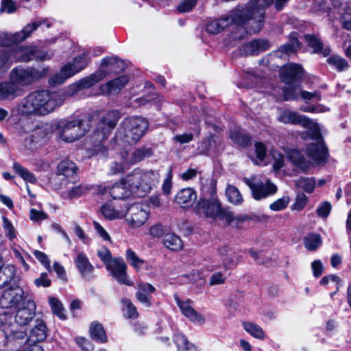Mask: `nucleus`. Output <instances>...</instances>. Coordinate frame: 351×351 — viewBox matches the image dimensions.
I'll use <instances>...</instances> for the list:
<instances>
[{
    "mask_svg": "<svg viewBox=\"0 0 351 351\" xmlns=\"http://www.w3.org/2000/svg\"><path fill=\"white\" fill-rule=\"evenodd\" d=\"M278 121L283 124L301 125L303 128L310 130L302 134L303 139L311 138L315 141L306 147V154L314 162H323L327 156V151L322 142L320 129L317 123L312 119L289 109H282L278 112Z\"/></svg>",
    "mask_w": 351,
    "mask_h": 351,
    "instance_id": "f257e3e1",
    "label": "nucleus"
},
{
    "mask_svg": "<svg viewBox=\"0 0 351 351\" xmlns=\"http://www.w3.org/2000/svg\"><path fill=\"white\" fill-rule=\"evenodd\" d=\"M230 23L239 27L245 26L250 34L258 33L264 26V10L254 5L236 10L230 16L208 22L206 25V31L208 34H219Z\"/></svg>",
    "mask_w": 351,
    "mask_h": 351,
    "instance_id": "f03ea898",
    "label": "nucleus"
},
{
    "mask_svg": "<svg viewBox=\"0 0 351 351\" xmlns=\"http://www.w3.org/2000/svg\"><path fill=\"white\" fill-rule=\"evenodd\" d=\"M64 101V95L58 92L47 90L30 92L17 104L16 112L22 117H44L54 112Z\"/></svg>",
    "mask_w": 351,
    "mask_h": 351,
    "instance_id": "7ed1b4c3",
    "label": "nucleus"
},
{
    "mask_svg": "<svg viewBox=\"0 0 351 351\" xmlns=\"http://www.w3.org/2000/svg\"><path fill=\"white\" fill-rule=\"evenodd\" d=\"M36 305L34 302L28 301L27 306L18 308L15 317L5 325V345L18 350L21 344L26 341L27 333L24 326L31 321L35 315Z\"/></svg>",
    "mask_w": 351,
    "mask_h": 351,
    "instance_id": "20e7f679",
    "label": "nucleus"
},
{
    "mask_svg": "<svg viewBox=\"0 0 351 351\" xmlns=\"http://www.w3.org/2000/svg\"><path fill=\"white\" fill-rule=\"evenodd\" d=\"M120 119V114L117 110H112L98 116V123L92 136L94 151L102 156L107 155V147L103 144L112 133Z\"/></svg>",
    "mask_w": 351,
    "mask_h": 351,
    "instance_id": "39448f33",
    "label": "nucleus"
},
{
    "mask_svg": "<svg viewBox=\"0 0 351 351\" xmlns=\"http://www.w3.org/2000/svg\"><path fill=\"white\" fill-rule=\"evenodd\" d=\"M195 209L199 214L214 219L220 213L222 208L217 195L216 182L214 179L202 180L200 197Z\"/></svg>",
    "mask_w": 351,
    "mask_h": 351,
    "instance_id": "423d86ee",
    "label": "nucleus"
},
{
    "mask_svg": "<svg viewBox=\"0 0 351 351\" xmlns=\"http://www.w3.org/2000/svg\"><path fill=\"white\" fill-rule=\"evenodd\" d=\"M148 128L149 121L143 117H125L119 124L117 138L125 143L134 145L142 138Z\"/></svg>",
    "mask_w": 351,
    "mask_h": 351,
    "instance_id": "0eeeda50",
    "label": "nucleus"
},
{
    "mask_svg": "<svg viewBox=\"0 0 351 351\" xmlns=\"http://www.w3.org/2000/svg\"><path fill=\"white\" fill-rule=\"evenodd\" d=\"M125 180L131 182V186L136 189L137 195L144 196L158 183L160 174L156 171L135 168L125 176Z\"/></svg>",
    "mask_w": 351,
    "mask_h": 351,
    "instance_id": "6e6552de",
    "label": "nucleus"
},
{
    "mask_svg": "<svg viewBox=\"0 0 351 351\" xmlns=\"http://www.w3.org/2000/svg\"><path fill=\"white\" fill-rule=\"evenodd\" d=\"M90 117L87 120L72 119L63 120L58 123V130L60 139L64 142L72 143L81 138L90 129Z\"/></svg>",
    "mask_w": 351,
    "mask_h": 351,
    "instance_id": "1a4fd4ad",
    "label": "nucleus"
},
{
    "mask_svg": "<svg viewBox=\"0 0 351 351\" xmlns=\"http://www.w3.org/2000/svg\"><path fill=\"white\" fill-rule=\"evenodd\" d=\"M49 71V66L42 68L16 66L10 71V82L20 90L21 87H26L34 82H37L47 76Z\"/></svg>",
    "mask_w": 351,
    "mask_h": 351,
    "instance_id": "9d476101",
    "label": "nucleus"
},
{
    "mask_svg": "<svg viewBox=\"0 0 351 351\" xmlns=\"http://www.w3.org/2000/svg\"><path fill=\"white\" fill-rule=\"evenodd\" d=\"M121 65H123V62L117 57H106L101 60V69L82 79L73 86L75 87L76 90L91 87L104 79L108 73L117 71Z\"/></svg>",
    "mask_w": 351,
    "mask_h": 351,
    "instance_id": "9b49d317",
    "label": "nucleus"
},
{
    "mask_svg": "<svg viewBox=\"0 0 351 351\" xmlns=\"http://www.w3.org/2000/svg\"><path fill=\"white\" fill-rule=\"evenodd\" d=\"M245 182L251 189L253 199L256 200L264 199L276 194L277 191V186L269 178L263 181L255 176L245 178Z\"/></svg>",
    "mask_w": 351,
    "mask_h": 351,
    "instance_id": "f8f14e48",
    "label": "nucleus"
},
{
    "mask_svg": "<svg viewBox=\"0 0 351 351\" xmlns=\"http://www.w3.org/2000/svg\"><path fill=\"white\" fill-rule=\"evenodd\" d=\"M125 220L132 228H138L148 220L149 213L144 209L143 204H133L125 207Z\"/></svg>",
    "mask_w": 351,
    "mask_h": 351,
    "instance_id": "ddd939ff",
    "label": "nucleus"
},
{
    "mask_svg": "<svg viewBox=\"0 0 351 351\" xmlns=\"http://www.w3.org/2000/svg\"><path fill=\"white\" fill-rule=\"evenodd\" d=\"M106 267V269L110 272L112 277L119 283L126 286L132 285V283L128 279L127 265L123 258H114L112 263L108 264Z\"/></svg>",
    "mask_w": 351,
    "mask_h": 351,
    "instance_id": "4468645a",
    "label": "nucleus"
},
{
    "mask_svg": "<svg viewBox=\"0 0 351 351\" xmlns=\"http://www.w3.org/2000/svg\"><path fill=\"white\" fill-rule=\"evenodd\" d=\"M42 25H45L47 28H50L52 25V22L47 19H45L28 23L21 32H18L11 35L10 39L14 43H21L28 38L30 35Z\"/></svg>",
    "mask_w": 351,
    "mask_h": 351,
    "instance_id": "2eb2a0df",
    "label": "nucleus"
},
{
    "mask_svg": "<svg viewBox=\"0 0 351 351\" xmlns=\"http://www.w3.org/2000/svg\"><path fill=\"white\" fill-rule=\"evenodd\" d=\"M110 194L114 199H123L132 194H136V190L132 187L131 182L125 180V177L110 186Z\"/></svg>",
    "mask_w": 351,
    "mask_h": 351,
    "instance_id": "dca6fc26",
    "label": "nucleus"
},
{
    "mask_svg": "<svg viewBox=\"0 0 351 351\" xmlns=\"http://www.w3.org/2000/svg\"><path fill=\"white\" fill-rule=\"evenodd\" d=\"M175 302L177 303L181 313L192 322L197 324H204L205 319L204 316L195 311L191 305L190 300L182 301L178 296H174Z\"/></svg>",
    "mask_w": 351,
    "mask_h": 351,
    "instance_id": "f3484780",
    "label": "nucleus"
},
{
    "mask_svg": "<svg viewBox=\"0 0 351 351\" xmlns=\"http://www.w3.org/2000/svg\"><path fill=\"white\" fill-rule=\"evenodd\" d=\"M23 291L18 285L14 284L9 289L3 291L0 297V305L3 308H10L16 305L22 299Z\"/></svg>",
    "mask_w": 351,
    "mask_h": 351,
    "instance_id": "a211bd4d",
    "label": "nucleus"
},
{
    "mask_svg": "<svg viewBox=\"0 0 351 351\" xmlns=\"http://www.w3.org/2000/svg\"><path fill=\"white\" fill-rule=\"evenodd\" d=\"M77 167L75 162L65 160L59 162L57 167L56 179L63 180L65 179L69 182H73L76 180Z\"/></svg>",
    "mask_w": 351,
    "mask_h": 351,
    "instance_id": "6ab92c4d",
    "label": "nucleus"
},
{
    "mask_svg": "<svg viewBox=\"0 0 351 351\" xmlns=\"http://www.w3.org/2000/svg\"><path fill=\"white\" fill-rule=\"evenodd\" d=\"M304 40L307 46L311 48L312 53L319 54L323 57L329 56L331 53L330 45H325L321 39L315 34H306Z\"/></svg>",
    "mask_w": 351,
    "mask_h": 351,
    "instance_id": "aec40b11",
    "label": "nucleus"
},
{
    "mask_svg": "<svg viewBox=\"0 0 351 351\" xmlns=\"http://www.w3.org/2000/svg\"><path fill=\"white\" fill-rule=\"evenodd\" d=\"M75 263L83 279L90 280L93 278L94 266L89 261L86 254L80 252L76 254Z\"/></svg>",
    "mask_w": 351,
    "mask_h": 351,
    "instance_id": "412c9836",
    "label": "nucleus"
},
{
    "mask_svg": "<svg viewBox=\"0 0 351 351\" xmlns=\"http://www.w3.org/2000/svg\"><path fill=\"white\" fill-rule=\"evenodd\" d=\"M304 70L300 64H289L283 66L280 72L282 81L291 84L303 76Z\"/></svg>",
    "mask_w": 351,
    "mask_h": 351,
    "instance_id": "4be33fe9",
    "label": "nucleus"
},
{
    "mask_svg": "<svg viewBox=\"0 0 351 351\" xmlns=\"http://www.w3.org/2000/svg\"><path fill=\"white\" fill-rule=\"evenodd\" d=\"M21 60L23 62H28L32 60L37 61H44L50 60L53 56L52 52H48L38 49L35 47H27L21 50Z\"/></svg>",
    "mask_w": 351,
    "mask_h": 351,
    "instance_id": "5701e85b",
    "label": "nucleus"
},
{
    "mask_svg": "<svg viewBox=\"0 0 351 351\" xmlns=\"http://www.w3.org/2000/svg\"><path fill=\"white\" fill-rule=\"evenodd\" d=\"M270 47L271 44L268 40L257 38L243 45L241 51L245 55H258L269 49Z\"/></svg>",
    "mask_w": 351,
    "mask_h": 351,
    "instance_id": "b1692460",
    "label": "nucleus"
},
{
    "mask_svg": "<svg viewBox=\"0 0 351 351\" xmlns=\"http://www.w3.org/2000/svg\"><path fill=\"white\" fill-rule=\"evenodd\" d=\"M80 71V70H78L76 67L68 62L60 68L59 73L49 79V84L52 86L62 84L64 81Z\"/></svg>",
    "mask_w": 351,
    "mask_h": 351,
    "instance_id": "393cba45",
    "label": "nucleus"
},
{
    "mask_svg": "<svg viewBox=\"0 0 351 351\" xmlns=\"http://www.w3.org/2000/svg\"><path fill=\"white\" fill-rule=\"evenodd\" d=\"M35 324L33 329L30 330L28 339L26 337V343H38L46 339L47 335V328L45 322L42 319L37 318L34 321Z\"/></svg>",
    "mask_w": 351,
    "mask_h": 351,
    "instance_id": "a878e982",
    "label": "nucleus"
},
{
    "mask_svg": "<svg viewBox=\"0 0 351 351\" xmlns=\"http://www.w3.org/2000/svg\"><path fill=\"white\" fill-rule=\"evenodd\" d=\"M156 291V289L147 282H141L137 285L136 297L138 302H141L145 307L151 306V294Z\"/></svg>",
    "mask_w": 351,
    "mask_h": 351,
    "instance_id": "bb28decb",
    "label": "nucleus"
},
{
    "mask_svg": "<svg viewBox=\"0 0 351 351\" xmlns=\"http://www.w3.org/2000/svg\"><path fill=\"white\" fill-rule=\"evenodd\" d=\"M196 199L197 193L192 188L180 189L175 197L176 203L181 207L191 206Z\"/></svg>",
    "mask_w": 351,
    "mask_h": 351,
    "instance_id": "cd10ccee",
    "label": "nucleus"
},
{
    "mask_svg": "<svg viewBox=\"0 0 351 351\" xmlns=\"http://www.w3.org/2000/svg\"><path fill=\"white\" fill-rule=\"evenodd\" d=\"M15 275L16 269L14 265H0V289L16 285Z\"/></svg>",
    "mask_w": 351,
    "mask_h": 351,
    "instance_id": "c85d7f7f",
    "label": "nucleus"
},
{
    "mask_svg": "<svg viewBox=\"0 0 351 351\" xmlns=\"http://www.w3.org/2000/svg\"><path fill=\"white\" fill-rule=\"evenodd\" d=\"M47 129L46 125H42L36 127L31 134L26 137L25 140V146L31 148L34 143H37L46 137Z\"/></svg>",
    "mask_w": 351,
    "mask_h": 351,
    "instance_id": "c756f323",
    "label": "nucleus"
},
{
    "mask_svg": "<svg viewBox=\"0 0 351 351\" xmlns=\"http://www.w3.org/2000/svg\"><path fill=\"white\" fill-rule=\"evenodd\" d=\"M301 46L302 43L297 37V33L293 32L289 36L288 43L278 48L277 53L282 52L285 54L295 53L301 48Z\"/></svg>",
    "mask_w": 351,
    "mask_h": 351,
    "instance_id": "7c9ffc66",
    "label": "nucleus"
},
{
    "mask_svg": "<svg viewBox=\"0 0 351 351\" xmlns=\"http://www.w3.org/2000/svg\"><path fill=\"white\" fill-rule=\"evenodd\" d=\"M162 244L167 249L178 251L183 247V242L174 233H167L162 237Z\"/></svg>",
    "mask_w": 351,
    "mask_h": 351,
    "instance_id": "2f4dec72",
    "label": "nucleus"
},
{
    "mask_svg": "<svg viewBox=\"0 0 351 351\" xmlns=\"http://www.w3.org/2000/svg\"><path fill=\"white\" fill-rule=\"evenodd\" d=\"M326 58L327 64L337 71H342L348 69L349 66L348 62L341 56L336 53H330V56Z\"/></svg>",
    "mask_w": 351,
    "mask_h": 351,
    "instance_id": "473e14b6",
    "label": "nucleus"
},
{
    "mask_svg": "<svg viewBox=\"0 0 351 351\" xmlns=\"http://www.w3.org/2000/svg\"><path fill=\"white\" fill-rule=\"evenodd\" d=\"M129 82V77L127 75H120L112 81H108L106 84L107 92L108 93H119Z\"/></svg>",
    "mask_w": 351,
    "mask_h": 351,
    "instance_id": "72a5a7b5",
    "label": "nucleus"
},
{
    "mask_svg": "<svg viewBox=\"0 0 351 351\" xmlns=\"http://www.w3.org/2000/svg\"><path fill=\"white\" fill-rule=\"evenodd\" d=\"M289 158L295 166L305 171L309 167V162L302 155L301 152L297 149H293L289 152Z\"/></svg>",
    "mask_w": 351,
    "mask_h": 351,
    "instance_id": "f704fd0d",
    "label": "nucleus"
},
{
    "mask_svg": "<svg viewBox=\"0 0 351 351\" xmlns=\"http://www.w3.org/2000/svg\"><path fill=\"white\" fill-rule=\"evenodd\" d=\"M89 332L90 337L93 339L102 343L107 342V336L101 324L97 322L90 324Z\"/></svg>",
    "mask_w": 351,
    "mask_h": 351,
    "instance_id": "c9c22d12",
    "label": "nucleus"
},
{
    "mask_svg": "<svg viewBox=\"0 0 351 351\" xmlns=\"http://www.w3.org/2000/svg\"><path fill=\"white\" fill-rule=\"evenodd\" d=\"M19 90L10 81L0 82V100L15 98Z\"/></svg>",
    "mask_w": 351,
    "mask_h": 351,
    "instance_id": "e433bc0d",
    "label": "nucleus"
},
{
    "mask_svg": "<svg viewBox=\"0 0 351 351\" xmlns=\"http://www.w3.org/2000/svg\"><path fill=\"white\" fill-rule=\"evenodd\" d=\"M101 213L104 217L110 220L122 219L125 216V209L115 210L110 204H103Z\"/></svg>",
    "mask_w": 351,
    "mask_h": 351,
    "instance_id": "4c0bfd02",
    "label": "nucleus"
},
{
    "mask_svg": "<svg viewBox=\"0 0 351 351\" xmlns=\"http://www.w3.org/2000/svg\"><path fill=\"white\" fill-rule=\"evenodd\" d=\"M223 265L228 268L234 267L238 264V258H234L232 251L227 246L222 247L219 249Z\"/></svg>",
    "mask_w": 351,
    "mask_h": 351,
    "instance_id": "58836bf2",
    "label": "nucleus"
},
{
    "mask_svg": "<svg viewBox=\"0 0 351 351\" xmlns=\"http://www.w3.org/2000/svg\"><path fill=\"white\" fill-rule=\"evenodd\" d=\"M243 328L248 332L251 336L258 339H264L265 333L263 329L256 324L251 322H243Z\"/></svg>",
    "mask_w": 351,
    "mask_h": 351,
    "instance_id": "ea45409f",
    "label": "nucleus"
},
{
    "mask_svg": "<svg viewBox=\"0 0 351 351\" xmlns=\"http://www.w3.org/2000/svg\"><path fill=\"white\" fill-rule=\"evenodd\" d=\"M13 168L15 172L17 173L18 175L21 176L25 181L30 184H35L36 182V178L34 173L29 171L25 167L21 166L18 162H16L14 163Z\"/></svg>",
    "mask_w": 351,
    "mask_h": 351,
    "instance_id": "a19ab883",
    "label": "nucleus"
},
{
    "mask_svg": "<svg viewBox=\"0 0 351 351\" xmlns=\"http://www.w3.org/2000/svg\"><path fill=\"white\" fill-rule=\"evenodd\" d=\"M230 138L240 146L246 147L251 143V138L247 134L242 133L239 130H234L230 133Z\"/></svg>",
    "mask_w": 351,
    "mask_h": 351,
    "instance_id": "79ce46f5",
    "label": "nucleus"
},
{
    "mask_svg": "<svg viewBox=\"0 0 351 351\" xmlns=\"http://www.w3.org/2000/svg\"><path fill=\"white\" fill-rule=\"evenodd\" d=\"M125 259L136 271L140 270L145 263L144 260L138 258L135 252L130 248L125 251Z\"/></svg>",
    "mask_w": 351,
    "mask_h": 351,
    "instance_id": "37998d69",
    "label": "nucleus"
},
{
    "mask_svg": "<svg viewBox=\"0 0 351 351\" xmlns=\"http://www.w3.org/2000/svg\"><path fill=\"white\" fill-rule=\"evenodd\" d=\"M264 5H260L259 1L257 0L252 1L247 5L246 6H251L254 5L256 6V8H263L265 11V7L270 6L273 3H274L275 8L277 11H281L286 3H287L289 0H263Z\"/></svg>",
    "mask_w": 351,
    "mask_h": 351,
    "instance_id": "c03bdc74",
    "label": "nucleus"
},
{
    "mask_svg": "<svg viewBox=\"0 0 351 351\" xmlns=\"http://www.w3.org/2000/svg\"><path fill=\"white\" fill-rule=\"evenodd\" d=\"M226 195L230 202L234 205H240L242 202V196L237 187L228 185L226 188Z\"/></svg>",
    "mask_w": 351,
    "mask_h": 351,
    "instance_id": "a18cd8bd",
    "label": "nucleus"
},
{
    "mask_svg": "<svg viewBox=\"0 0 351 351\" xmlns=\"http://www.w3.org/2000/svg\"><path fill=\"white\" fill-rule=\"evenodd\" d=\"M132 154L131 161L132 162L138 163L141 162L144 158L150 157L153 154L151 149L147 147H142L134 150Z\"/></svg>",
    "mask_w": 351,
    "mask_h": 351,
    "instance_id": "49530a36",
    "label": "nucleus"
},
{
    "mask_svg": "<svg viewBox=\"0 0 351 351\" xmlns=\"http://www.w3.org/2000/svg\"><path fill=\"white\" fill-rule=\"evenodd\" d=\"M321 237L317 234L311 233L304 238V245L306 250L314 251L321 244Z\"/></svg>",
    "mask_w": 351,
    "mask_h": 351,
    "instance_id": "de8ad7c7",
    "label": "nucleus"
},
{
    "mask_svg": "<svg viewBox=\"0 0 351 351\" xmlns=\"http://www.w3.org/2000/svg\"><path fill=\"white\" fill-rule=\"evenodd\" d=\"M49 304L53 314L56 315L60 319H66L65 311L62 302H60L56 298L51 297L49 298Z\"/></svg>",
    "mask_w": 351,
    "mask_h": 351,
    "instance_id": "09e8293b",
    "label": "nucleus"
},
{
    "mask_svg": "<svg viewBox=\"0 0 351 351\" xmlns=\"http://www.w3.org/2000/svg\"><path fill=\"white\" fill-rule=\"evenodd\" d=\"M89 188L87 186L77 185L72 186L63 192L64 196L69 199H75L87 193Z\"/></svg>",
    "mask_w": 351,
    "mask_h": 351,
    "instance_id": "8fccbe9b",
    "label": "nucleus"
},
{
    "mask_svg": "<svg viewBox=\"0 0 351 351\" xmlns=\"http://www.w3.org/2000/svg\"><path fill=\"white\" fill-rule=\"evenodd\" d=\"M295 186L302 189L307 193H311L315 188V181L313 178H300L295 182Z\"/></svg>",
    "mask_w": 351,
    "mask_h": 351,
    "instance_id": "3c124183",
    "label": "nucleus"
},
{
    "mask_svg": "<svg viewBox=\"0 0 351 351\" xmlns=\"http://www.w3.org/2000/svg\"><path fill=\"white\" fill-rule=\"evenodd\" d=\"M121 302L123 304V312L126 317L128 319H136L138 317V313H137L136 307L134 306L130 300L123 298Z\"/></svg>",
    "mask_w": 351,
    "mask_h": 351,
    "instance_id": "603ef678",
    "label": "nucleus"
},
{
    "mask_svg": "<svg viewBox=\"0 0 351 351\" xmlns=\"http://www.w3.org/2000/svg\"><path fill=\"white\" fill-rule=\"evenodd\" d=\"M162 101V97L157 94H152L150 95L138 98V103H140L141 104L145 105L147 104H152L156 106L157 109L160 108V106Z\"/></svg>",
    "mask_w": 351,
    "mask_h": 351,
    "instance_id": "864d4df0",
    "label": "nucleus"
},
{
    "mask_svg": "<svg viewBox=\"0 0 351 351\" xmlns=\"http://www.w3.org/2000/svg\"><path fill=\"white\" fill-rule=\"evenodd\" d=\"M217 217H219L221 219L226 221L227 222V224H228V225L230 224L234 221H236L239 223V222H241V221H243L245 220V217H242V216L234 217L232 212H230L228 210H225L223 208L221 209V210H220V213H219V215H218L217 216Z\"/></svg>",
    "mask_w": 351,
    "mask_h": 351,
    "instance_id": "5fc2aeb1",
    "label": "nucleus"
},
{
    "mask_svg": "<svg viewBox=\"0 0 351 351\" xmlns=\"http://www.w3.org/2000/svg\"><path fill=\"white\" fill-rule=\"evenodd\" d=\"M89 62L90 58L88 54L82 53L74 58L69 63L76 67L78 71H82L88 65Z\"/></svg>",
    "mask_w": 351,
    "mask_h": 351,
    "instance_id": "6e6d98bb",
    "label": "nucleus"
},
{
    "mask_svg": "<svg viewBox=\"0 0 351 351\" xmlns=\"http://www.w3.org/2000/svg\"><path fill=\"white\" fill-rule=\"evenodd\" d=\"M173 341L176 346H177L178 351H187L191 349L190 343L183 334L178 333L174 335Z\"/></svg>",
    "mask_w": 351,
    "mask_h": 351,
    "instance_id": "4d7b16f0",
    "label": "nucleus"
},
{
    "mask_svg": "<svg viewBox=\"0 0 351 351\" xmlns=\"http://www.w3.org/2000/svg\"><path fill=\"white\" fill-rule=\"evenodd\" d=\"M289 202V197L288 196H283L280 199H278L274 202L269 205V208L272 210L278 211L282 210L286 208Z\"/></svg>",
    "mask_w": 351,
    "mask_h": 351,
    "instance_id": "13d9d810",
    "label": "nucleus"
},
{
    "mask_svg": "<svg viewBox=\"0 0 351 351\" xmlns=\"http://www.w3.org/2000/svg\"><path fill=\"white\" fill-rule=\"evenodd\" d=\"M307 203V197L303 193H299L296 195L295 202L292 206L293 210H302Z\"/></svg>",
    "mask_w": 351,
    "mask_h": 351,
    "instance_id": "bf43d9fd",
    "label": "nucleus"
},
{
    "mask_svg": "<svg viewBox=\"0 0 351 351\" xmlns=\"http://www.w3.org/2000/svg\"><path fill=\"white\" fill-rule=\"evenodd\" d=\"M193 140V134L191 132H185L180 134H175L173 141L180 145L190 143Z\"/></svg>",
    "mask_w": 351,
    "mask_h": 351,
    "instance_id": "052dcab7",
    "label": "nucleus"
},
{
    "mask_svg": "<svg viewBox=\"0 0 351 351\" xmlns=\"http://www.w3.org/2000/svg\"><path fill=\"white\" fill-rule=\"evenodd\" d=\"M3 227L5 236L9 237L10 239H13L16 237L14 226L11 224L8 219L5 217H3Z\"/></svg>",
    "mask_w": 351,
    "mask_h": 351,
    "instance_id": "680f3d73",
    "label": "nucleus"
},
{
    "mask_svg": "<svg viewBox=\"0 0 351 351\" xmlns=\"http://www.w3.org/2000/svg\"><path fill=\"white\" fill-rule=\"evenodd\" d=\"M197 0H182L178 6V10L180 12H191L195 6Z\"/></svg>",
    "mask_w": 351,
    "mask_h": 351,
    "instance_id": "e2e57ef3",
    "label": "nucleus"
},
{
    "mask_svg": "<svg viewBox=\"0 0 351 351\" xmlns=\"http://www.w3.org/2000/svg\"><path fill=\"white\" fill-rule=\"evenodd\" d=\"M98 256L101 261L106 265L111 264L113 261L110 251L107 248H103L98 251Z\"/></svg>",
    "mask_w": 351,
    "mask_h": 351,
    "instance_id": "0e129e2a",
    "label": "nucleus"
},
{
    "mask_svg": "<svg viewBox=\"0 0 351 351\" xmlns=\"http://www.w3.org/2000/svg\"><path fill=\"white\" fill-rule=\"evenodd\" d=\"M48 274L46 272L42 273L38 278L34 280L35 286L40 287H48L51 285V280L48 279Z\"/></svg>",
    "mask_w": 351,
    "mask_h": 351,
    "instance_id": "69168bd1",
    "label": "nucleus"
},
{
    "mask_svg": "<svg viewBox=\"0 0 351 351\" xmlns=\"http://www.w3.org/2000/svg\"><path fill=\"white\" fill-rule=\"evenodd\" d=\"M93 226H94V228H95L96 232H97V234L99 235L100 237H101L102 239H104L106 241L111 242L110 236L106 231V230L104 229L103 227H101V226L100 225V223L98 221H94Z\"/></svg>",
    "mask_w": 351,
    "mask_h": 351,
    "instance_id": "338daca9",
    "label": "nucleus"
},
{
    "mask_svg": "<svg viewBox=\"0 0 351 351\" xmlns=\"http://www.w3.org/2000/svg\"><path fill=\"white\" fill-rule=\"evenodd\" d=\"M130 167H125L124 164L119 162H113L110 165V173L111 175H117L119 173H123L125 169Z\"/></svg>",
    "mask_w": 351,
    "mask_h": 351,
    "instance_id": "774afa93",
    "label": "nucleus"
}]
</instances>
